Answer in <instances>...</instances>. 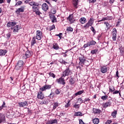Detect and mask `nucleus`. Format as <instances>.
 I'll use <instances>...</instances> for the list:
<instances>
[{"instance_id": "393cba45", "label": "nucleus", "mask_w": 124, "mask_h": 124, "mask_svg": "<svg viewBox=\"0 0 124 124\" xmlns=\"http://www.w3.org/2000/svg\"><path fill=\"white\" fill-rule=\"evenodd\" d=\"M31 47H32V46H33V45H34V44H35L36 43V40L35 39V37H33L31 41Z\"/></svg>"}, {"instance_id": "cd10ccee", "label": "nucleus", "mask_w": 124, "mask_h": 124, "mask_svg": "<svg viewBox=\"0 0 124 124\" xmlns=\"http://www.w3.org/2000/svg\"><path fill=\"white\" fill-rule=\"evenodd\" d=\"M90 101H91V99H90V98H85L83 100V103H84V104H89Z\"/></svg>"}, {"instance_id": "c9c22d12", "label": "nucleus", "mask_w": 124, "mask_h": 124, "mask_svg": "<svg viewBox=\"0 0 124 124\" xmlns=\"http://www.w3.org/2000/svg\"><path fill=\"white\" fill-rule=\"evenodd\" d=\"M84 90L79 91L75 93V95H76V96H77V95H81L82 93H84Z\"/></svg>"}, {"instance_id": "f257e3e1", "label": "nucleus", "mask_w": 124, "mask_h": 124, "mask_svg": "<svg viewBox=\"0 0 124 124\" xmlns=\"http://www.w3.org/2000/svg\"><path fill=\"white\" fill-rule=\"evenodd\" d=\"M25 2V3H29L31 6H32V11L33 12H35L36 15L40 16V14H42L40 11H39L40 6H41V4L33 1H31V0H26Z\"/></svg>"}, {"instance_id": "603ef678", "label": "nucleus", "mask_w": 124, "mask_h": 124, "mask_svg": "<svg viewBox=\"0 0 124 124\" xmlns=\"http://www.w3.org/2000/svg\"><path fill=\"white\" fill-rule=\"evenodd\" d=\"M50 121L51 122L52 124H57L58 123V120H57V119L52 120H50Z\"/></svg>"}, {"instance_id": "f03ea898", "label": "nucleus", "mask_w": 124, "mask_h": 124, "mask_svg": "<svg viewBox=\"0 0 124 124\" xmlns=\"http://www.w3.org/2000/svg\"><path fill=\"white\" fill-rule=\"evenodd\" d=\"M23 66H24V61L19 60L17 62L15 66V69H16V70H23Z\"/></svg>"}, {"instance_id": "774afa93", "label": "nucleus", "mask_w": 124, "mask_h": 124, "mask_svg": "<svg viewBox=\"0 0 124 124\" xmlns=\"http://www.w3.org/2000/svg\"><path fill=\"white\" fill-rule=\"evenodd\" d=\"M46 124H52V122L51 121H47Z\"/></svg>"}, {"instance_id": "79ce46f5", "label": "nucleus", "mask_w": 124, "mask_h": 124, "mask_svg": "<svg viewBox=\"0 0 124 124\" xmlns=\"http://www.w3.org/2000/svg\"><path fill=\"white\" fill-rule=\"evenodd\" d=\"M69 82L70 85H73V84L75 83V81H74V80H73V78H72L69 79Z\"/></svg>"}, {"instance_id": "9d476101", "label": "nucleus", "mask_w": 124, "mask_h": 124, "mask_svg": "<svg viewBox=\"0 0 124 124\" xmlns=\"http://www.w3.org/2000/svg\"><path fill=\"white\" fill-rule=\"evenodd\" d=\"M43 91H39L37 93V98L38 99H41V100H43L44 98H45V96H44V93L42 92Z\"/></svg>"}, {"instance_id": "49530a36", "label": "nucleus", "mask_w": 124, "mask_h": 124, "mask_svg": "<svg viewBox=\"0 0 124 124\" xmlns=\"http://www.w3.org/2000/svg\"><path fill=\"white\" fill-rule=\"evenodd\" d=\"M55 93L56 94H60L61 93V91H60V89H56L55 91Z\"/></svg>"}, {"instance_id": "0eeeda50", "label": "nucleus", "mask_w": 124, "mask_h": 124, "mask_svg": "<svg viewBox=\"0 0 124 124\" xmlns=\"http://www.w3.org/2000/svg\"><path fill=\"white\" fill-rule=\"evenodd\" d=\"M112 98L109 99L107 102L103 103L102 104V106L103 108H107L108 107H111V105H112Z\"/></svg>"}, {"instance_id": "338daca9", "label": "nucleus", "mask_w": 124, "mask_h": 124, "mask_svg": "<svg viewBox=\"0 0 124 124\" xmlns=\"http://www.w3.org/2000/svg\"><path fill=\"white\" fill-rule=\"evenodd\" d=\"M1 107H2L3 108L4 107H5V102H3V104L1 106Z\"/></svg>"}, {"instance_id": "13d9d810", "label": "nucleus", "mask_w": 124, "mask_h": 124, "mask_svg": "<svg viewBox=\"0 0 124 124\" xmlns=\"http://www.w3.org/2000/svg\"><path fill=\"white\" fill-rule=\"evenodd\" d=\"M6 36H7V38H8V39H9L10 38V37H11V34L8 33L6 34Z\"/></svg>"}, {"instance_id": "2f4dec72", "label": "nucleus", "mask_w": 124, "mask_h": 124, "mask_svg": "<svg viewBox=\"0 0 124 124\" xmlns=\"http://www.w3.org/2000/svg\"><path fill=\"white\" fill-rule=\"evenodd\" d=\"M74 116H75L76 117H78V116L82 117V116H83V113H82L80 111L76 112L75 113Z\"/></svg>"}, {"instance_id": "2eb2a0df", "label": "nucleus", "mask_w": 124, "mask_h": 124, "mask_svg": "<svg viewBox=\"0 0 124 124\" xmlns=\"http://www.w3.org/2000/svg\"><path fill=\"white\" fill-rule=\"evenodd\" d=\"M42 9L44 11H47L49 9V6L46 3H43L42 5Z\"/></svg>"}, {"instance_id": "9b49d317", "label": "nucleus", "mask_w": 124, "mask_h": 124, "mask_svg": "<svg viewBox=\"0 0 124 124\" xmlns=\"http://www.w3.org/2000/svg\"><path fill=\"white\" fill-rule=\"evenodd\" d=\"M26 7V6H21L20 8H19L16 11V14H18V15L21 13H23V12H24L25 11V8Z\"/></svg>"}, {"instance_id": "5701e85b", "label": "nucleus", "mask_w": 124, "mask_h": 124, "mask_svg": "<svg viewBox=\"0 0 124 124\" xmlns=\"http://www.w3.org/2000/svg\"><path fill=\"white\" fill-rule=\"evenodd\" d=\"M6 53H7V50L5 49H0V57L5 56Z\"/></svg>"}, {"instance_id": "58836bf2", "label": "nucleus", "mask_w": 124, "mask_h": 124, "mask_svg": "<svg viewBox=\"0 0 124 124\" xmlns=\"http://www.w3.org/2000/svg\"><path fill=\"white\" fill-rule=\"evenodd\" d=\"M54 95H55V93L51 92L50 94L48 95V97L50 98V99H53V98H54Z\"/></svg>"}, {"instance_id": "a18cd8bd", "label": "nucleus", "mask_w": 124, "mask_h": 124, "mask_svg": "<svg viewBox=\"0 0 124 124\" xmlns=\"http://www.w3.org/2000/svg\"><path fill=\"white\" fill-rule=\"evenodd\" d=\"M55 29H56V27H55V25H53L51 26H50L49 27V31H53V30H55Z\"/></svg>"}, {"instance_id": "7ed1b4c3", "label": "nucleus", "mask_w": 124, "mask_h": 124, "mask_svg": "<svg viewBox=\"0 0 124 124\" xmlns=\"http://www.w3.org/2000/svg\"><path fill=\"white\" fill-rule=\"evenodd\" d=\"M96 44V42L94 40L89 41L86 44H84L83 46V48L86 49V48L88 47H91L92 46H93V45H95Z\"/></svg>"}, {"instance_id": "f704fd0d", "label": "nucleus", "mask_w": 124, "mask_h": 124, "mask_svg": "<svg viewBox=\"0 0 124 124\" xmlns=\"http://www.w3.org/2000/svg\"><path fill=\"white\" fill-rule=\"evenodd\" d=\"M117 111L116 110H114L113 112H111V116L112 118H114V119L116 118V115L117 114Z\"/></svg>"}, {"instance_id": "864d4df0", "label": "nucleus", "mask_w": 124, "mask_h": 124, "mask_svg": "<svg viewBox=\"0 0 124 124\" xmlns=\"http://www.w3.org/2000/svg\"><path fill=\"white\" fill-rule=\"evenodd\" d=\"M23 3V2L22 1H18L17 3H16V5H21Z\"/></svg>"}, {"instance_id": "a19ab883", "label": "nucleus", "mask_w": 124, "mask_h": 124, "mask_svg": "<svg viewBox=\"0 0 124 124\" xmlns=\"http://www.w3.org/2000/svg\"><path fill=\"white\" fill-rule=\"evenodd\" d=\"M109 93H114V92H115V88L114 87V86L109 87Z\"/></svg>"}, {"instance_id": "e433bc0d", "label": "nucleus", "mask_w": 124, "mask_h": 124, "mask_svg": "<svg viewBox=\"0 0 124 124\" xmlns=\"http://www.w3.org/2000/svg\"><path fill=\"white\" fill-rule=\"evenodd\" d=\"M104 24L105 25H106L108 30H110V28H111V27H112L110 25L109 23L107 22H105Z\"/></svg>"}, {"instance_id": "bb28decb", "label": "nucleus", "mask_w": 124, "mask_h": 124, "mask_svg": "<svg viewBox=\"0 0 124 124\" xmlns=\"http://www.w3.org/2000/svg\"><path fill=\"white\" fill-rule=\"evenodd\" d=\"M94 22V19L93 17H91L88 22L90 24V26H93Z\"/></svg>"}, {"instance_id": "f3484780", "label": "nucleus", "mask_w": 124, "mask_h": 124, "mask_svg": "<svg viewBox=\"0 0 124 124\" xmlns=\"http://www.w3.org/2000/svg\"><path fill=\"white\" fill-rule=\"evenodd\" d=\"M100 71L102 73H106V72H107V65L101 66Z\"/></svg>"}, {"instance_id": "6ab92c4d", "label": "nucleus", "mask_w": 124, "mask_h": 124, "mask_svg": "<svg viewBox=\"0 0 124 124\" xmlns=\"http://www.w3.org/2000/svg\"><path fill=\"white\" fill-rule=\"evenodd\" d=\"M93 114H97L98 115H99V114H100V113H102V111L99 108H93Z\"/></svg>"}, {"instance_id": "3c124183", "label": "nucleus", "mask_w": 124, "mask_h": 124, "mask_svg": "<svg viewBox=\"0 0 124 124\" xmlns=\"http://www.w3.org/2000/svg\"><path fill=\"white\" fill-rule=\"evenodd\" d=\"M66 30L68 31H73V28H72L71 27H69L67 28Z\"/></svg>"}, {"instance_id": "37998d69", "label": "nucleus", "mask_w": 124, "mask_h": 124, "mask_svg": "<svg viewBox=\"0 0 124 124\" xmlns=\"http://www.w3.org/2000/svg\"><path fill=\"white\" fill-rule=\"evenodd\" d=\"M48 74H49L50 77H52V78H56V75H54V73L50 72Z\"/></svg>"}, {"instance_id": "473e14b6", "label": "nucleus", "mask_w": 124, "mask_h": 124, "mask_svg": "<svg viewBox=\"0 0 124 124\" xmlns=\"http://www.w3.org/2000/svg\"><path fill=\"white\" fill-rule=\"evenodd\" d=\"M101 99L103 100V101H105V100H107L108 99V95H103L101 97Z\"/></svg>"}, {"instance_id": "c03bdc74", "label": "nucleus", "mask_w": 124, "mask_h": 124, "mask_svg": "<svg viewBox=\"0 0 124 124\" xmlns=\"http://www.w3.org/2000/svg\"><path fill=\"white\" fill-rule=\"evenodd\" d=\"M70 100H68L67 103L65 105V108H68L70 106Z\"/></svg>"}, {"instance_id": "e2e57ef3", "label": "nucleus", "mask_w": 124, "mask_h": 124, "mask_svg": "<svg viewBox=\"0 0 124 124\" xmlns=\"http://www.w3.org/2000/svg\"><path fill=\"white\" fill-rule=\"evenodd\" d=\"M107 20H108L109 21L112 20L113 19V17L112 16H108L107 17Z\"/></svg>"}, {"instance_id": "0e129e2a", "label": "nucleus", "mask_w": 124, "mask_h": 124, "mask_svg": "<svg viewBox=\"0 0 124 124\" xmlns=\"http://www.w3.org/2000/svg\"><path fill=\"white\" fill-rule=\"evenodd\" d=\"M61 63H62L63 64H66V63H67V62H65V61L64 60H62Z\"/></svg>"}, {"instance_id": "de8ad7c7", "label": "nucleus", "mask_w": 124, "mask_h": 124, "mask_svg": "<svg viewBox=\"0 0 124 124\" xmlns=\"http://www.w3.org/2000/svg\"><path fill=\"white\" fill-rule=\"evenodd\" d=\"M47 102L46 101V100H42L40 102V104L41 105H43V104H47Z\"/></svg>"}, {"instance_id": "c756f323", "label": "nucleus", "mask_w": 124, "mask_h": 124, "mask_svg": "<svg viewBox=\"0 0 124 124\" xmlns=\"http://www.w3.org/2000/svg\"><path fill=\"white\" fill-rule=\"evenodd\" d=\"M90 27H92V25L88 22H87L86 24L84 25L83 28L84 29V30H87V29H89Z\"/></svg>"}, {"instance_id": "5fc2aeb1", "label": "nucleus", "mask_w": 124, "mask_h": 124, "mask_svg": "<svg viewBox=\"0 0 124 124\" xmlns=\"http://www.w3.org/2000/svg\"><path fill=\"white\" fill-rule=\"evenodd\" d=\"M74 107H75V108H76V109H78V108H79L80 106H79V105H78L77 104H75V105L74 106Z\"/></svg>"}, {"instance_id": "bf43d9fd", "label": "nucleus", "mask_w": 124, "mask_h": 124, "mask_svg": "<svg viewBox=\"0 0 124 124\" xmlns=\"http://www.w3.org/2000/svg\"><path fill=\"white\" fill-rule=\"evenodd\" d=\"M103 6H107V5H108V1L104 2L103 3Z\"/></svg>"}, {"instance_id": "052dcab7", "label": "nucleus", "mask_w": 124, "mask_h": 124, "mask_svg": "<svg viewBox=\"0 0 124 124\" xmlns=\"http://www.w3.org/2000/svg\"><path fill=\"white\" fill-rule=\"evenodd\" d=\"M112 123V120H108L106 122V124H110Z\"/></svg>"}, {"instance_id": "a878e982", "label": "nucleus", "mask_w": 124, "mask_h": 124, "mask_svg": "<svg viewBox=\"0 0 124 124\" xmlns=\"http://www.w3.org/2000/svg\"><path fill=\"white\" fill-rule=\"evenodd\" d=\"M52 48L53 49H54V50H59V49H60V46L57 43H54L53 44Z\"/></svg>"}, {"instance_id": "ddd939ff", "label": "nucleus", "mask_w": 124, "mask_h": 124, "mask_svg": "<svg viewBox=\"0 0 124 124\" xmlns=\"http://www.w3.org/2000/svg\"><path fill=\"white\" fill-rule=\"evenodd\" d=\"M112 40L116 41L117 40V29L114 28L112 31Z\"/></svg>"}, {"instance_id": "423d86ee", "label": "nucleus", "mask_w": 124, "mask_h": 124, "mask_svg": "<svg viewBox=\"0 0 124 124\" xmlns=\"http://www.w3.org/2000/svg\"><path fill=\"white\" fill-rule=\"evenodd\" d=\"M71 73V70L69 68V66H68L64 71L62 72V77H66V76H69Z\"/></svg>"}, {"instance_id": "1a4fd4ad", "label": "nucleus", "mask_w": 124, "mask_h": 124, "mask_svg": "<svg viewBox=\"0 0 124 124\" xmlns=\"http://www.w3.org/2000/svg\"><path fill=\"white\" fill-rule=\"evenodd\" d=\"M52 88V85L46 84L44 86L39 88V90L41 92H45L47 90H50Z\"/></svg>"}, {"instance_id": "4468645a", "label": "nucleus", "mask_w": 124, "mask_h": 124, "mask_svg": "<svg viewBox=\"0 0 124 124\" xmlns=\"http://www.w3.org/2000/svg\"><path fill=\"white\" fill-rule=\"evenodd\" d=\"M67 20L69 21L70 24H73L74 22H75V19H74V17H73V15H70L67 18Z\"/></svg>"}, {"instance_id": "69168bd1", "label": "nucleus", "mask_w": 124, "mask_h": 124, "mask_svg": "<svg viewBox=\"0 0 124 124\" xmlns=\"http://www.w3.org/2000/svg\"><path fill=\"white\" fill-rule=\"evenodd\" d=\"M79 124H85L82 119L79 120Z\"/></svg>"}, {"instance_id": "8fccbe9b", "label": "nucleus", "mask_w": 124, "mask_h": 124, "mask_svg": "<svg viewBox=\"0 0 124 124\" xmlns=\"http://www.w3.org/2000/svg\"><path fill=\"white\" fill-rule=\"evenodd\" d=\"M78 102H79V103H80V104H82V103H84V101L83 100V99H82L81 98H79L78 99Z\"/></svg>"}, {"instance_id": "7c9ffc66", "label": "nucleus", "mask_w": 124, "mask_h": 124, "mask_svg": "<svg viewBox=\"0 0 124 124\" xmlns=\"http://www.w3.org/2000/svg\"><path fill=\"white\" fill-rule=\"evenodd\" d=\"M93 124H99V119L98 118H94L93 120Z\"/></svg>"}, {"instance_id": "dca6fc26", "label": "nucleus", "mask_w": 124, "mask_h": 124, "mask_svg": "<svg viewBox=\"0 0 124 124\" xmlns=\"http://www.w3.org/2000/svg\"><path fill=\"white\" fill-rule=\"evenodd\" d=\"M18 105L19 107H25L26 106H28L29 104L28 103V101H25L24 102H19Z\"/></svg>"}, {"instance_id": "f8f14e48", "label": "nucleus", "mask_w": 124, "mask_h": 124, "mask_svg": "<svg viewBox=\"0 0 124 124\" xmlns=\"http://www.w3.org/2000/svg\"><path fill=\"white\" fill-rule=\"evenodd\" d=\"M42 38V32L40 31H37L36 34V39L37 40H41Z\"/></svg>"}, {"instance_id": "09e8293b", "label": "nucleus", "mask_w": 124, "mask_h": 124, "mask_svg": "<svg viewBox=\"0 0 124 124\" xmlns=\"http://www.w3.org/2000/svg\"><path fill=\"white\" fill-rule=\"evenodd\" d=\"M59 106V103H54V106H53V110H55L57 107Z\"/></svg>"}, {"instance_id": "20e7f679", "label": "nucleus", "mask_w": 124, "mask_h": 124, "mask_svg": "<svg viewBox=\"0 0 124 124\" xmlns=\"http://www.w3.org/2000/svg\"><path fill=\"white\" fill-rule=\"evenodd\" d=\"M78 60L79 61V65L83 67L85 64V62H87V60L85 57H84V55H81V56L78 58Z\"/></svg>"}, {"instance_id": "4c0bfd02", "label": "nucleus", "mask_w": 124, "mask_h": 124, "mask_svg": "<svg viewBox=\"0 0 124 124\" xmlns=\"http://www.w3.org/2000/svg\"><path fill=\"white\" fill-rule=\"evenodd\" d=\"M91 31L93 32V34H95L96 33V31H95V29L93 27V26H92L90 28Z\"/></svg>"}, {"instance_id": "ea45409f", "label": "nucleus", "mask_w": 124, "mask_h": 124, "mask_svg": "<svg viewBox=\"0 0 124 124\" xmlns=\"http://www.w3.org/2000/svg\"><path fill=\"white\" fill-rule=\"evenodd\" d=\"M97 51H98V49H95L91 50V53L92 54V55H94V54H96L97 53Z\"/></svg>"}, {"instance_id": "39448f33", "label": "nucleus", "mask_w": 124, "mask_h": 124, "mask_svg": "<svg viewBox=\"0 0 124 124\" xmlns=\"http://www.w3.org/2000/svg\"><path fill=\"white\" fill-rule=\"evenodd\" d=\"M32 55V51L27 50L25 52V54L23 56L22 59H23V60H27L28 58H31Z\"/></svg>"}, {"instance_id": "6e6d98bb", "label": "nucleus", "mask_w": 124, "mask_h": 124, "mask_svg": "<svg viewBox=\"0 0 124 124\" xmlns=\"http://www.w3.org/2000/svg\"><path fill=\"white\" fill-rule=\"evenodd\" d=\"M120 93L119 91L116 90L114 92H113V94H117V93Z\"/></svg>"}, {"instance_id": "4be33fe9", "label": "nucleus", "mask_w": 124, "mask_h": 124, "mask_svg": "<svg viewBox=\"0 0 124 124\" xmlns=\"http://www.w3.org/2000/svg\"><path fill=\"white\" fill-rule=\"evenodd\" d=\"M11 30H14L13 32H18V31L20 30V27H19V25H16L14 28H11Z\"/></svg>"}, {"instance_id": "680f3d73", "label": "nucleus", "mask_w": 124, "mask_h": 124, "mask_svg": "<svg viewBox=\"0 0 124 124\" xmlns=\"http://www.w3.org/2000/svg\"><path fill=\"white\" fill-rule=\"evenodd\" d=\"M56 9H53L51 11V13H52V14H56Z\"/></svg>"}, {"instance_id": "b1692460", "label": "nucleus", "mask_w": 124, "mask_h": 124, "mask_svg": "<svg viewBox=\"0 0 124 124\" xmlns=\"http://www.w3.org/2000/svg\"><path fill=\"white\" fill-rule=\"evenodd\" d=\"M79 22L82 24H86L87 23V19L85 17H81L79 19Z\"/></svg>"}, {"instance_id": "a211bd4d", "label": "nucleus", "mask_w": 124, "mask_h": 124, "mask_svg": "<svg viewBox=\"0 0 124 124\" xmlns=\"http://www.w3.org/2000/svg\"><path fill=\"white\" fill-rule=\"evenodd\" d=\"M79 0H73V5L75 9H77L78 8V4Z\"/></svg>"}, {"instance_id": "412c9836", "label": "nucleus", "mask_w": 124, "mask_h": 124, "mask_svg": "<svg viewBox=\"0 0 124 124\" xmlns=\"http://www.w3.org/2000/svg\"><path fill=\"white\" fill-rule=\"evenodd\" d=\"M50 19L51 20L52 23L57 22V18L54 15H50L49 16Z\"/></svg>"}, {"instance_id": "c85d7f7f", "label": "nucleus", "mask_w": 124, "mask_h": 124, "mask_svg": "<svg viewBox=\"0 0 124 124\" xmlns=\"http://www.w3.org/2000/svg\"><path fill=\"white\" fill-rule=\"evenodd\" d=\"M119 50L121 56L124 57V47H121L119 48Z\"/></svg>"}, {"instance_id": "6e6552de", "label": "nucleus", "mask_w": 124, "mask_h": 124, "mask_svg": "<svg viewBox=\"0 0 124 124\" xmlns=\"http://www.w3.org/2000/svg\"><path fill=\"white\" fill-rule=\"evenodd\" d=\"M63 77H62V76L61 77L57 79L56 81L58 84H60V85H63V86H64L66 83L65 80H64V78H63Z\"/></svg>"}, {"instance_id": "72a5a7b5", "label": "nucleus", "mask_w": 124, "mask_h": 124, "mask_svg": "<svg viewBox=\"0 0 124 124\" xmlns=\"http://www.w3.org/2000/svg\"><path fill=\"white\" fill-rule=\"evenodd\" d=\"M3 121H4V116L0 113V124H1Z\"/></svg>"}, {"instance_id": "aec40b11", "label": "nucleus", "mask_w": 124, "mask_h": 124, "mask_svg": "<svg viewBox=\"0 0 124 124\" xmlns=\"http://www.w3.org/2000/svg\"><path fill=\"white\" fill-rule=\"evenodd\" d=\"M16 24L17 23H16L15 21L8 22L7 24V28H10V27H14L16 26Z\"/></svg>"}, {"instance_id": "4d7b16f0", "label": "nucleus", "mask_w": 124, "mask_h": 124, "mask_svg": "<svg viewBox=\"0 0 124 124\" xmlns=\"http://www.w3.org/2000/svg\"><path fill=\"white\" fill-rule=\"evenodd\" d=\"M96 1V0H89L90 3H94Z\"/></svg>"}]
</instances>
